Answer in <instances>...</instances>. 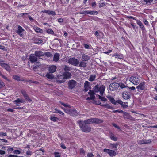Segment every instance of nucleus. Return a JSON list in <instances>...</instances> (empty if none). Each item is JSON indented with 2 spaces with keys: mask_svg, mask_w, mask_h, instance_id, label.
Segmentation results:
<instances>
[{
  "mask_svg": "<svg viewBox=\"0 0 157 157\" xmlns=\"http://www.w3.org/2000/svg\"><path fill=\"white\" fill-rule=\"evenodd\" d=\"M64 69L66 71V72H67L71 71L72 69L70 67H68L66 65H65Z\"/></svg>",
  "mask_w": 157,
  "mask_h": 157,
  "instance_id": "obj_36",
  "label": "nucleus"
},
{
  "mask_svg": "<svg viewBox=\"0 0 157 157\" xmlns=\"http://www.w3.org/2000/svg\"><path fill=\"white\" fill-rule=\"evenodd\" d=\"M13 78L14 79L17 81H22L23 80L21 79L20 77L17 75H14L13 76Z\"/></svg>",
  "mask_w": 157,
  "mask_h": 157,
  "instance_id": "obj_27",
  "label": "nucleus"
},
{
  "mask_svg": "<svg viewBox=\"0 0 157 157\" xmlns=\"http://www.w3.org/2000/svg\"><path fill=\"white\" fill-rule=\"evenodd\" d=\"M90 11H83L79 13L80 14H89Z\"/></svg>",
  "mask_w": 157,
  "mask_h": 157,
  "instance_id": "obj_38",
  "label": "nucleus"
},
{
  "mask_svg": "<svg viewBox=\"0 0 157 157\" xmlns=\"http://www.w3.org/2000/svg\"><path fill=\"white\" fill-rule=\"evenodd\" d=\"M63 75L65 79H68L71 76V74L67 72H63Z\"/></svg>",
  "mask_w": 157,
  "mask_h": 157,
  "instance_id": "obj_16",
  "label": "nucleus"
},
{
  "mask_svg": "<svg viewBox=\"0 0 157 157\" xmlns=\"http://www.w3.org/2000/svg\"><path fill=\"white\" fill-rule=\"evenodd\" d=\"M34 29L35 31L38 33H42L43 32V30L42 29L36 26L34 27Z\"/></svg>",
  "mask_w": 157,
  "mask_h": 157,
  "instance_id": "obj_30",
  "label": "nucleus"
},
{
  "mask_svg": "<svg viewBox=\"0 0 157 157\" xmlns=\"http://www.w3.org/2000/svg\"><path fill=\"white\" fill-rule=\"evenodd\" d=\"M98 12L96 11H90L89 14L90 15H97L98 14Z\"/></svg>",
  "mask_w": 157,
  "mask_h": 157,
  "instance_id": "obj_42",
  "label": "nucleus"
},
{
  "mask_svg": "<svg viewBox=\"0 0 157 157\" xmlns=\"http://www.w3.org/2000/svg\"><path fill=\"white\" fill-rule=\"evenodd\" d=\"M80 154L83 156H84L85 155V151L83 148H81L80 149Z\"/></svg>",
  "mask_w": 157,
  "mask_h": 157,
  "instance_id": "obj_47",
  "label": "nucleus"
},
{
  "mask_svg": "<svg viewBox=\"0 0 157 157\" xmlns=\"http://www.w3.org/2000/svg\"><path fill=\"white\" fill-rule=\"evenodd\" d=\"M21 92L26 100L30 102L32 101V100L30 98L28 95L25 90H21Z\"/></svg>",
  "mask_w": 157,
  "mask_h": 157,
  "instance_id": "obj_6",
  "label": "nucleus"
},
{
  "mask_svg": "<svg viewBox=\"0 0 157 157\" xmlns=\"http://www.w3.org/2000/svg\"><path fill=\"white\" fill-rule=\"evenodd\" d=\"M104 151L107 153L111 157L115 156L116 155V152L114 151L109 149H104Z\"/></svg>",
  "mask_w": 157,
  "mask_h": 157,
  "instance_id": "obj_7",
  "label": "nucleus"
},
{
  "mask_svg": "<svg viewBox=\"0 0 157 157\" xmlns=\"http://www.w3.org/2000/svg\"><path fill=\"white\" fill-rule=\"evenodd\" d=\"M1 67L9 71H10V67L7 64L3 63Z\"/></svg>",
  "mask_w": 157,
  "mask_h": 157,
  "instance_id": "obj_20",
  "label": "nucleus"
},
{
  "mask_svg": "<svg viewBox=\"0 0 157 157\" xmlns=\"http://www.w3.org/2000/svg\"><path fill=\"white\" fill-rule=\"evenodd\" d=\"M136 88L138 90H144L145 88L144 83L143 82L140 83L136 87Z\"/></svg>",
  "mask_w": 157,
  "mask_h": 157,
  "instance_id": "obj_18",
  "label": "nucleus"
},
{
  "mask_svg": "<svg viewBox=\"0 0 157 157\" xmlns=\"http://www.w3.org/2000/svg\"><path fill=\"white\" fill-rule=\"evenodd\" d=\"M118 87V83L114 82L111 83L109 86V89L111 91H114L117 90Z\"/></svg>",
  "mask_w": 157,
  "mask_h": 157,
  "instance_id": "obj_5",
  "label": "nucleus"
},
{
  "mask_svg": "<svg viewBox=\"0 0 157 157\" xmlns=\"http://www.w3.org/2000/svg\"><path fill=\"white\" fill-rule=\"evenodd\" d=\"M122 113L124 114V118H129L130 116L129 114L127 112L123 111V113Z\"/></svg>",
  "mask_w": 157,
  "mask_h": 157,
  "instance_id": "obj_39",
  "label": "nucleus"
},
{
  "mask_svg": "<svg viewBox=\"0 0 157 157\" xmlns=\"http://www.w3.org/2000/svg\"><path fill=\"white\" fill-rule=\"evenodd\" d=\"M106 4L105 3H102L99 5V7H104L105 6Z\"/></svg>",
  "mask_w": 157,
  "mask_h": 157,
  "instance_id": "obj_64",
  "label": "nucleus"
},
{
  "mask_svg": "<svg viewBox=\"0 0 157 157\" xmlns=\"http://www.w3.org/2000/svg\"><path fill=\"white\" fill-rule=\"evenodd\" d=\"M109 137L110 139L114 141H116L117 140V138L115 135L113 133H111L109 135Z\"/></svg>",
  "mask_w": 157,
  "mask_h": 157,
  "instance_id": "obj_29",
  "label": "nucleus"
},
{
  "mask_svg": "<svg viewBox=\"0 0 157 157\" xmlns=\"http://www.w3.org/2000/svg\"><path fill=\"white\" fill-rule=\"evenodd\" d=\"M13 102L16 105H20L19 104L21 103L20 101V98H17L16 100L14 101Z\"/></svg>",
  "mask_w": 157,
  "mask_h": 157,
  "instance_id": "obj_37",
  "label": "nucleus"
},
{
  "mask_svg": "<svg viewBox=\"0 0 157 157\" xmlns=\"http://www.w3.org/2000/svg\"><path fill=\"white\" fill-rule=\"evenodd\" d=\"M84 61H81L79 64V66L80 67H86V66L87 63H86L84 62Z\"/></svg>",
  "mask_w": 157,
  "mask_h": 157,
  "instance_id": "obj_33",
  "label": "nucleus"
},
{
  "mask_svg": "<svg viewBox=\"0 0 157 157\" xmlns=\"http://www.w3.org/2000/svg\"><path fill=\"white\" fill-rule=\"evenodd\" d=\"M59 56L60 55L59 53H55L53 57L54 61L56 62L58 61L59 60Z\"/></svg>",
  "mask_w": 157,
  "mask_h": 157,
  "instance_id": "obj_21",
  "label": "nucleus"
},
{
  "mask_svg": "<svg viewBox=\"0 0 157 157\" xmlns=\"http://www.w3.org/2000/svg\"><path fill=\"white\" fill-rule=\"evenodd\" d=\"M105 87L104 86H102L99 88V91H104L105 90Z\"/></svg>",
  "mask_w": 157,
  "mask_h": 157,
  "instance_id": "obj_44",
  "label": "nucleus"
},
{
  "mask_svg": "<svg viewBox=\"0 0 157 157\" xmlns=\"http://www.w3.org/2000/svg\"><path fill=\"white\" fill-rule=\"evenodd\" d=\"M13 153L16 155H18L21 153V151L18 150H15L13 152Z\"/></svg>",
  "mask_w": 157,
  "mask_h": 157,
  "instance_id": "obj_49",
  "label": "nucleus"
},
{
  "mask_svg": "<svg viewBox=\"0 0 157 157\" xmlns=\"http://www.w3.org/2000/svg\"><path fill=\"white\" fill-rule=\"evenodd\" d=\"M113 112L114 113H116L117 112L119 113H123V111L121 110H113Z\"/></svg>",
  "mask_w": 157,
  "mask_h": 157,
  "instance_id": "obj_48",
  "label": "nucleus"
},
{
  "mask_svg": "<svg viewBox=\"0 0 157 157\" xmlns=\"http://www.w3.org/2000/svg\"><path fill=\"white\" fill-rule=\"evenodd\" d=\"M0 76H2L3 78H4L5 79H6L7 81L9 80V79H8V78L6 76H5V75H2V73L0 71Z\"/></svg>",
  "mask_w": 157,
  "mask_h": 157,
  "instance_id": "obj_53",
  "label": "nucleus"
},
{
  "mask_svg": "<svg viewBox=\"0 0 157 157\" xmlns=\"http://www.w3.org/2000/svg\"><path fill=\"white\" fill-rule=\"evenodd\" d=\"M117 146L118 144L117 143L115 144L110 143L109 145L110 148L112 149H115V150H117Z\"/></svg>",
  "mask_w": 157,
  "mask_h": 157,
  "instance_id": "obj_26",
  "label": "nucleus"
},
{
  "mask_svg": "<svg viewBox=\"0 0 157 157\" xmlns=\"http://www.w3.org/2000/svg\"><path fill=\"white\" fill-rule=\"evenodd\" d=\"M46 31L47 32V33L49 34L53 35L54 33L53 30L51 29L46 30Z\"/></svg>",
  "mask_w": 157,
  "mask_h": 157,
  "instance_id": "obj_35",
  "label": "nucleus"
},
{
  "mask_svg": "<svg viewBox=\"0 0 157 157\" xmlns=\"http://www.w3.org/2000/svg\"><path fill=\"white\" fill-rule=\"evenodd\" d=\"M62 109H63L66 113L71 116H76L78 114L76 110L75 109H69L67 108L66 109L62 107Z\"/></svg>",
  "mask_w": 157,
  "mask_h": 157,
  "instance_id": "obj_2",
  "label": "nucleus"
},
{
  "mask_svg": "<svg viewBox=\"0 0 157 157\" xmlns=\"http://www.w3.org/2000/svg\"><path fill=\"white\" fill-rule=\"evenodd\" d=\"M89 83L88 81H86L84 83V87H89Z\"/></svg>",
  "mask_w": 157,
  "mask_h": 157,
  "instance_id": "obj_63",
  "label": "nucleus"
},
{
  "mask_svg": "<svg viewBox=\"0 0 157 157\" xmlns=\"http://www.w3.org/2000/svg\"><path fill=\"white\" fill-rule=\"evenodd\" d=\"M120 87L121 88H124L126 87V86L123 83H118V87Z\"/></svg>",
  "mask_w": 157,
  "mask_h": 157,
  "instance_id": "obj_41",
  "label": "nucleus"
},
{
  "mask_svg": "<svg viewBox=\"0 0 157 157\" xmlns=\"http://www.w3.org/2000/svg\"><path fill=\"white\" fill-rule=\"evenodd\" d=\"M57 82L60 83L65 82V79L63 75H58L56 77Z\"/></svg>",
  "mask_w": 157,
  "mask_h": 157,
  "instance_id": "obj_11",
  "label": "nucleus"
},
{
  "mask_svg": "<svg viewBox=\"0 0 157 157\" xmlns=\"http://www.w3.org/2000/svg\"><path fill=\"white\" fill-rule=\"evenodd\" d=\"M87 157H93L94 155L92 153H88L87 154Z\"/></svg>",
  "mask_w": 157,
  "mask_h": 157,
  "instance_id": "obj_56",
  "label": "nucleus"
},
{
  "mask_svg": "<svg viewBox=\"0 0 157 157\" xmlns=\"http://www.w3.org/2000/svg\"><path fill=\"white\" fill-rule=\"evenodd\" d=\"M36 57H40L44 56V53L41 51H37L35 52L34 54Z\"/></svg>",
  "mask_w": 157,
  "mask_h": 157,
  "instance_id": "obj_15",
  "label": "nucleus"
},
{
  "mask_svg": "<svg viewBox=\"0 0 157 157\" xmlns=\"http://www.w3.org/2000/svg\"><path fill=\"white\" fill-rule=\"evenodd\" d=\"M93 123H95L97 124L101 123L103 122V121L102 120L99 119L97 118H93Z\"/></svg>",
  "mask_w": 157,
  "mask_h": 157,
  "instance_id": "obj_22",
  "label": "nucleus"
},
{
  "mask_svg": "<svg viewBox=\"0 0 157 157\" xmlns=\"http://www.w3.org/2000/svg\"><path fill=\"white\" fill-rule=\"evenodd\" d=\"M123 98L125 99H128L130 98V94L127 92H124L122 93Z\"/></svg>",
  "mask_w": 157,
  "mask_h": 157,
  "instance_id": "obj_14",
  "label": "nucleus"
},
{
  "mask_svg": "<svg viewBox=\"0 0 157 157\" xmlns=\"http://www.w3.org/2000/svg\"><path fill=\"white\" fill-rule=\"evenodd\" d=\"M5 86L4 83L0 79V89Z\"/></svg>",
  "mask_w": 157,
  "mask_h": 157,
  "instance_id": "obj_51",
  "label": "nucleus"
},
{
  "mask_svg": "<svg viewBox=\"0 0 157 157\" xmlns=\"http://www.w3.org/2000/svg\"><path fill=\"white\" fill-rule=\"evenodd\" d=\"M29 59L30 62L32 63L37 62V58L34 54H31L30 55Z\"/></svg>",
  "mask_w": 157,
  "mask_h": 157,
  "instance_id": "obj_8",
  "label": "nucleus"
},
{
  "mask_svg": "<svg viewBox=\"0 0 157 157\" xmlns=\"http://www.w3.org/2000/svg\"><path fill=\"white\" fill-rule=\"evenodd\" d=\"M7 135V134L5 132H0V137L5 136Z\"/></svg>",
  "mask_w": 157,
  "mask_h": 157,
  "instance_id": "obj_50",
  "label": "nucleus"
},
{
  "mask_svg": "<svg viewBox=\"0 0 157 157\" xmlns=\"http://www.w3.org/2000/svg\"><path fill=\"white\" fill-rule=\"evenodd\" d=\"M46 77L49 79H52L54 78V75L52 74V73H47L46 74Z\"/></svg>",
  "mask_w": 157,
  "mask_h": 157,
  "instance_id": "obj_28",
  "label": "nucleus"
},
{
  "mask_svg": "<svg viewBox=\"0 0 157 157\" xmlns=\"http://www.w3.org/2000/svg\"><path fill=\"white\" fill-rule=\"evenodd\" d=\"M121 106L124 108H126L128 106L127 105L125 104V103L124 102H123L122 104H121Z\"/></svg>",
  "mask_w": 157,
  "mask_h": 157,
  "instance_id": "obj_62",
  "label": "nucleus"
},
{
  "mask_svg": "<svg viewBox=\"0 0 157 157\" xmlns=\"http://www.w3.org/2000/svg\"><path fill=\"white\" fill-rule=\"evenodd\" d=\"M44 13H45L49 15H56V13L55 11H51L49 10H45L43 11Z\"/></svg>",
  "mask_w": 157,
  "mask_h": 157,
  "instance_id": "obj_23",
  "label": "nucleus"
},
{
  "mask_svg": "<svg viewBox=\"0 0 157 157\" xmlns=\"http://www.w3.org/2000/svg\"><path fill=\"white\" fill-rule=\"evenodd\" d=\"M57 67L56 66L52 65L48 68V71L50 73H52L56 71Z\"/></svg>",
  "mask_w": 157,
  "mask_h": 157,
  "instance_id": "obj_12",
  "label": "nucleus"
},
{
  "mask_svg": "<svg viewBox=\"0 0 157 157\" xmlns=\"http://www.w3.org/2000/svg\"><path fill=\"white\" fill-rule=\"evenodd\" d=\"M98 97L102 101H107V99L106 98H105L103 97H102L99 95H98Z\"/></svg>",
  "mask_w": 157,
  "mask_h": 157,
  "instance_id": "obj_40",
  "label": "nucleus"
},
{
  "mask_svg": "<svg viewBox=\"0 0 157 157\" xmlns=\"http://www.w3.org/2000/svg\"><path fill=\"white\" fill-rule=\"evenodd\" d=\"M112 125H113V126L114 127L116 128H117V129H119V130L120 129V127L119 126L115 124V123H113L112 124Z\"/></svg>",
  "mask_w": 157,
  "mask_h": 157,
  "instance_id": "obj_59",
  "label": "nucleus"
},
{
  "mask_svg": "<svg viewBox=\"0 0 157 157\" xmlns=\"http://www.w3.org/2000/svg\"><path fill=\"white\" fill-rule=\"evenodd\" d=\"M54 154L55 157H60V155H59V153L58 152H55Z\"/></svg>",
  "mask_w": 157,
  "mask_h": 157,
  "instance_id": "obj_58",
  "label": "nucleus"
},
{
  "mask_svg": "<svg viewBox=\"0 0 157 157\" xmlns=\"http://www.w3.org/2000/svg\"><path fill=\"white\" fill-rule=\"evenodd\" d=\"M37 43L40 44L43 42V40L40 38H38L36 39Z\"/></svg>",
  "mask_w": 157,
  "mask_h": 157,
  "instance_id": "obj_54",
  "label": "nucleus"
},
{
  "mask_svg": "<svg viewBox=\"0 0 157 157\" xmlns=\"http://www.w3.org/2000/svg\"><path fill=\"white\" fill-rule=\"evenodd\" d=\"M76 84V82L73 80H71L68 82V87L70 89H72L75 87Z\"/></svg>",
  "mask_w": 157,
  "mask_h": 157,
  "instance_id": "obj_9",
  "label": "nucleus"
},
{
  "mask_svg": "<svg viewBox=\"0 0 157 157\" xmlns=\"http://www.w3.org/2000/svg\"><path fill=\"white\" fill-rule=\"evenodd\" d=\"M60 103L63 106L67 108H70V105L67 104H65L62 102H60Z\"/></svg>",
  "mask_w": 157,
  "mask_h": 157,
  "instance_id": "obj_45",
  "label": "nucleus"
},
{
  "mask_svg": "<svg viewBox=\"0 0 157 157\" xmlns=\"http://www.w3.org/2000/svg\"><path fill=\"white\" fill-rule=\"evenodd\" d=\"M81 130L86 133L89 132L91 131V128L88 125L82 123V120H79L78 121Z\"/></svg>",
  "mask_w": 157,
  "mask_h": 157,
  "instance_id": "obj_1",
  "label": "nucleus"
},
{
  "mask_svg": "<svg viewBox=\"0 0 157 157\" xmlns=\"http://www.w3.org/2000/svg\"><path fill=\"white\" fill-rule=\"evenodd\" d=\"M88 94H89L90 96V98L91 99V100H92L93 101L96 98L94 95L95 94L94 93V91H93V90H89Z\"/></svg>",
  "mask_w": 157,
  "mask_h": 157,
  "instance_id": "obj_13",
  "label": "nucleus"
},
{
  "mask_svg": "<svg viewBox=\"0 0 157 157\" xmlns=\"http://www.w3.org/2000/svg\"><path fill=\"white\" fill-rule=\"evenodd\" d=\"M96 3L95 2H93L91 3L92 6L94 8H95L96 7Z\"/></svg>",
  "mask_w": 157,
  "mask_h": 157,
  "instance_id": "obj_57",
  "label": "nucleus"
},
{
  "mask_svg": "<svg viewBox=\"0 0 157 157\" xmlns=\"http://www.w3.org/2000/svg\"><path fill=\"white\" fill-rule=\"evenodd\" d=\"M147 4H149L151 3L153 0H143Z\"/></svg>",
  "mask_w": 157,
  "mask_h": 157,
  "instance_id": "obj_46",
  "label": "nucleus"
},
{
  "mask_svg": "<svg viewBox=\"0 0 157 157\" xmlns=\"http://www.w3.org/2000/svg\"><path fill=\"white\" fill-rule=\"evenodd\" d=\"M24 31V29L20 26H18V29L16 31V33L17 34H19L20 37H22L23 36V34L22 32Z\"/></svg>",
  "mask_w": 157,
  "mask_h": 157,
  "instance_id": "obj_10",
  "label": "nucleus"
},
{
  "mask_svg": "<svg viewBox=\"0 0 157 157\" xmlns=\"http://www.w3.org/2000/svg\"><path fill=\"white\" fill-rule=\"evenodd\" d=\"M93 89L94 90H93L94 91V93L98 92L99 90V86L98 85L95 86L94 87Z\"/></svg>",
  "mask_w": 157,
  "mask_h": 157,
  "instance_id": "obj_31",
  "label": "nucleus"
},
{
  "mask_svg": "<svg viewBox=\"0 0 157 157\" xmlns=\"http://www.w3.org/2000/svg\"><path fill=\"white\" fill-rule=\"evenodd\" d=\"M140 144H146L149 143L151 142V140L149 139L148 140H142L140 141Z\"/></svg>",
  "mask_w": 157,
  "mask_h": 157,
  "instance_id": "obj_25",
  "label": "nucleus"
},
{
  "mask_svg": "<svg viewBox=\"0 0 157 157\" xmlns=\"http://www.w3.org/2000/svg\"><path fill=\"white\" fill-rule=\"evenodd\" d=\"M44 55H45L46 56L48 57H51L52 56V54L50 53V52H45L44 53Z\"/></svg>",
  "mask_w": 157,
  "mask_h": 157,
  "instance_id": "obj_43",
  "label": "nucleus"
},
{
  "mask_svg": "<svg viewBox=\"0 0 157 157\" xmlns=\"http://www.w3.org/2000/svg\"><path fill=\"white\" fill-rule=\"evenodd\" d=\"M90 59V57L87 55L83 54L82 56V60L83 61L89 60Z\"/></svg>",
  "mask_w": 157,
  "mask_h": 157,
  "instance_id": "obj_17",
  "label": "nucleus"
},
{
  "mask_svg": "<svg viewBox=\"0 0 157 157\" xmlns=\"http://www.w3.org/2000/svg\"><path fill=\"white\" fill-rule=\"evenodd\" d=\"M50 119L52 121H55L58 120V118L54 117H51Z\"/></svg>",
  "mask_w": 157,
  "mask_h": 157,
  "instance_id": "obj_55",
  "label": "nucleus"
},
{
  "mask_svg": "<svg viewBox=\"0 0 157 157\" xmlns=\"http://www.w3.org/2000/svg\"><path fill=\"white\" fill-rule=\"evenodd\" d=\"M129 81L134 85H137L140 82L138 77L136 76H132L130 77Z\"/></svg>",
  "mask_w": 157,
  "mask_h": 157,
  "instance_id": "obj_3",
  "label": "nucleus"
},
{
  "mask_svg": "<svg viewBox=\"0 0 157 157\" xmlns=\"http://www.w3.org/2000/svg\"><path fill=\"white\" fill-rule=\"evenodd\" d=\"M93 118H90L84 121L82 120V123L85 124H88L93 123Z\"/></svg>",
  "mask_w": 157,
  "mask_h": 157,
  "instance_id": "obj_19",
  "label": "nucleus"
},
{
  "mask_svg": "<svg viewBox=\"0 0 157 157\" xmlns=\"http://www.w3.org/2000/svg\"><path fill=\"white\" fill-rule=\"evenodd\" d=\"M69 63L74 66H77L78 65L79 62L78 60L74 58H70L68 60Z\"/></svg>",
  "mask_w": 157,
  "mask_h": 157,
  "instance_id": "obj_4",
  "label": "nucleus"
},
{
  "mask_svg": "<svg viewBox=\"0 0 157 157\" xmlns=\"http://www.w3.org/2000/svg\"><path fill=\"white\" fill-rule=\"evenodd\" d=\"M55 111L54 112V113H58L62 115H64V113L62 112L61 111L57 109H55Z\"/></svg>",
  "mask_w": 157,
  "mask_h": 157,
  "instance_id": "obj_34",
  "label": "nucleus"
},
{
  "mask_svg": "<svg viewBox=\"0 0 157 157\" xmlns=\"http://www.w3.org/2000/svg\"><path fill=\"white\" fill-rule=\"evenodd\" d=\"M126 18L128 19H132L133 20H136V19L135 17L131 16H127Z\"/></svg>",
  "mask_w": 157,
  "mask_h": 157,
  "instance_id": "obj_60",
  "label": "nucleus"
},
{
  "mask_svg": "<svg viewBox=\"0 0 157 157\" xmlns=\"http://www.w3.org/2000/svg\"><path fill=\"white\" fill-rule=\"evenodd\" d=\"M136 23L140 27L141 29L142 30H144L145 29V28L143 25L142 23L140 21L138 20H136Z\"/></svg>",
  "mask_w": 157,
  "mask_h": 157,
  "instance_id": "obj_24",
  "label": "nucleus"
},
{
  "mask_svg": "<svg viewBox=\"0 0 157 157\" xmlns=\"http://www.w3.org/2000/svg\"><path fill=\"white\" fill-rule=\"evenodd\" d=\"M113 56L116 58H120L121 55H119L118 54H117V53H116L115 54H114Z\"/></svg>",
  "mask_w": 157,
  "mask_h": 157,
  "instance_id": "obj_52",
  "label": "nucleus"
},
{
  "mask_svg": "<svg viewBox=\"0 0 157 157\" xmlns=\"http://www.w3.org/2000/svg\"><path fill=\"white\" fill-rule=\"evenodd\" d=\"M96 75H90L89 80L90 81H94Z\"/></svg>",
  "mask_w": 157,
  "mask_h": 157,
  "instance_id": "obj_32",
  "label": "nucleus"
},
{
  "mask_svg": "<svg viewBox=\"0 0 157 157\" xmlns=\"http://www.w3.org/2000/svg\"><path fill=\"white\" fill-rule=\"evenodd\" d=\"M106 97L110 101H112L114 99L110 96L108 95Z\"/></svg>",
  "mask_w": 157,
  "mask_h": 157,
  "instance_id": "obj_61",
  "label": "nucleus"
}]
</instances>
